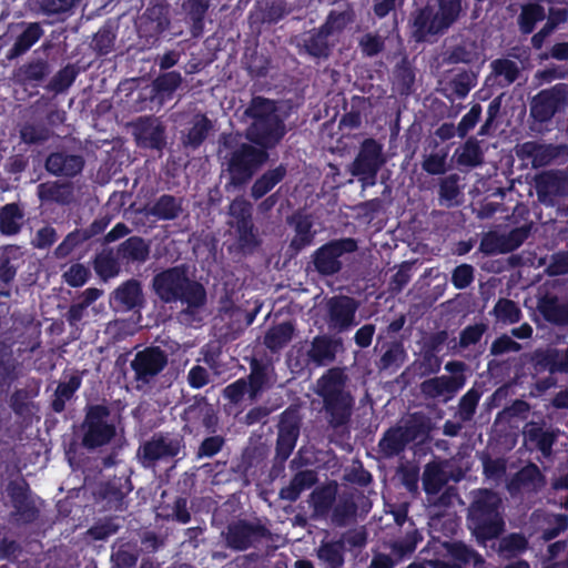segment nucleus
<instances>
[{
  "instance_id": "f257e3e1",
  "label": "nucleus",
  "mask_w": 568,
  "mask_h": 568,
  "mask_svg": "<svg viewBox=\"0 0 568 568\" xmlns=\"http://www.w3.org/2000/svg\"><path fill=\"white\" fill-rule=\"evenodd\" d=\"M153 288L156 295L166 303L181 301L187 305V308L180 313V321L189 323V316L194 310L203 306L205 303L204 287L189 278L185 268L172 267L165 270L153 278Z\"/></svg>"
},
{
  "instance_id": "f03ea898",
  "label": "nucleus",
  "mask_w": 568,
  "mask_h": 568,
  "mask_svg": "<svg viewBox=\"0 0 568 568\" xmlns=\"http://www.w3.org/2000/svg\"><path fill=\"white\" fill-rule=\"evenodd\" d=\"M501 506V498L495 491L478 489L473 493L468 524L479 542L496 538L503 532Z\"/></svg>"
},
{
  "instance_id": "7ed1b4c3",
  "label": "nucleus",
  "mask_w": 568,
  "mask_h": 568,
  "mask_svg": "<svg viewBox=\"0 0 568 568\" xmlns=\"http://www.w3.org/2000/svg\"><path fill=\"white\" fill-rule=\"evenodd\" d=\"M346 375L341 368L328 369L315 385V393L323 398L328 423L344 425L351 417L354 399L345 389Z\"/></svg>"
},
{
  "instance_id": "20e7f679",
  "label": "nucleus",
  "mask_w": 568,
  "mask_h": 568,
  "mask_svg": "<svg viewBox=\"0 0 568 568\" xmlns=\"http://www.w3.org/2000/svg\"><path fill=\"white\" fill-rule=\"evenodd\" d=\"M253 122L246 138L262 148H273L285 134V125L277 114L274 101L257 97L246 110Z\"/></svg>"
},
{
  "instance_id": "39448f33",
  "label": "nucleus",
  "mask_w": 568,
  "mask_h": 568,
  "mask_svg": "<svg viewBox=\"0 0 568 568\" xmlns=\"http://www.w3.org/2000/svg\"><path fill=\"white\" fill-rule=\"evenodd\" d=\"M81 429L82 445L88 449L104 446L115 436V426L110 420V412L102 405L88 408Z\"/></svg>"
},
{
  "instance_id": "423d86ee",
  "label": "nucleus",
  "mask_w": 568,
  "mask_h": 568,
  "mask_svg": "<svg viewBox=\"0 0 568 568\" xmlns=\"http://www.w3.org/2000/svg\"><path fill=\"white\" fill-rule=\"evenodd\" d=\"M268 154L251 144H242L233 151L229 161L231 183H246L253 174L266 162Z\"/></svg>"
},
{
  "instance_id": "0eeeda50",
  "label": "nucleus",
  "mask_w": 568,
  "mask_h": 568,
  "mask_svg": "<svg viewBox=\"0 0 568 568\" xmlns=\"http://www.w3.org/2000/svg\"><path fill=\"white\" fill-rule=\"evenodd\" d=\"M356 250L357 243L353 239L332 241L315 251L313 255L314 266L321 274H335L342 268V256Z\"/></svg>"
},
{
  "instance_id": "6e6552de",
  "label": "nucleus",
  "mask_w": 568,
  "mask_h": 568,
  "mask_svg": "<svg viewBox=\"0 0 568 568\" xmlns=\"http://www.w3.org/2000/svg\"><path fill=\"white\" fill-rule=\"evenodd\" d=\"M568 106V87L557 84L540 91L530 102V115L538 122L549 121L556 112Z\"/></svg>"
},
{
  "instance_id": "1a4fd4ad",
  "label": "nucleus",
  "mask_w": 568,
  "mask_h": 568,
  "mask_svg": "<svg viewBox=\"0 0 568 568\" xmlns=\"http://www.w3.org/2000/svg\"><path fill=\"white\" fill-rule=\"evenodd\" d=\"M530 233V226L523 225L508 233L490 231L484 234L479 250L489 255L504 254L519 247Z\"/></svg>"
},
{
  "instance_id": "9d476101",
  "label": "nucleus",
  "mask_w": 568,
  "mask_h": 568,
  "mask_svg": "<svg viewBox=\"0 0 568 568\" xmlns=\"http://www.w3.org/2000/svg\"><path fill=\"white\" fill-rule=\"evenodd\" d=\"M326 323L329 329L344 332L356 325L358 303L348 296H334L327 300Z\"/></svg>"
},
{
  "instance_id": "9b49d317",
  "label": "nucleus",
  "mask_w": 568,
  "mask_h": 568,
  "mask_svg": "<svg viewBox=\"0 0 568 568\" xmlns=\"http://www.w3.org/2000/svg\"><path fill=\"white\" fill-rule=\"evenodd\" d=\"M168 364L166 354L158 348L150 347L138 352L131 362L135 381L139 384H149L156 375H159Z\"/></svg>"
},
{
  "instance_id": "f8f14e48",
  "label": "nucleus",
  "mask_w": 568,
  "mask_h": 568,
  "mask_svg": "<svg viewBox=\"0 0 568 568\" xmlns=\"http://www.w3.org/2000/svg\"><path fill=\"white\" fill-rule=\"evenodd\" d=\"M412 38L417 41H427L430 37L444 33L448 27L429 6L415 10L409 19Z\"/></svg>"
},
{
  "instance_id": "ddd939ff",
  "label": "nucleus",
  "mask_w": 568,
  "mask_h": 568,
  "mask_svg": "<svg viewBox=\"0 0 568 568\" xmlns=\"http://www.w3.org/2000/svg\"><path fill=\"white\" fill-rule=\"evenodd\" d=\"M266 534V528L261 524L239 520L229 525L225 541L227 547L242 551L255 546Z\"/></svg>"
},
{
  "instance_id": "4468645a",
  "label": "nucleus",
  "mask_w": 568,
  "mask_h": 568,
  "mask_svg": "<svg viewBox=\"0 0 568 568\" xmlns=\"http://www.w3.org/2000/svg\"><path fill=\"white\" fill-rule=\"evenodd\" d=\"M384 162L382 144L367 139L362 143L349 171L353 175L374 178Z\"/></svg>"
},
{
  "instance_id": "2eb2a0df",
  "label": "nucleus",
  "mask_w": 568,
  "mask_h": 568,
  "mask_svg": "<svg viewBox=\"0 0 568 568\" xmlns=\"http://www.w3.org/2000/svg\"><path fill=\"white\" fill-rule=\"evenodd\" d=\"M183 448V440L180 437L153 436L144 443L139 455L144 466H151L160 459L175 457Z\"/></svg>"
},
{
  "instance_id": "dca6fc26",
  "label": "nucleus",
  "mask_w": 568,
  "mask_h": 568,
  "mask_svg": "<svg viewBox=\"0 0 568 568\" xmlns=\"http://www.w3.org/2000/svg\"><path fill=\"white\" fill-rule=\"evenodd\" d=\"M7 493L14 508L12 516L18 523L29 524L37 519L39 510L23 480L11 481L7 487Z\"/></svg>"
},
{
  "instance_id": "f3484780",
  "label": "nucleus",
  "mask_w": 568,
  "mask_h": 568,
  "mask_svg": "<svg viewBox=\"0 0 568 568\" xmlns=\"http://www.w3.org/2000/svg\"><path fill=\"white\" fill-rule=\"evenodd\" d=\"M233 221L231 225L236 229L239 241L242 246H250L255 243V235L252 223V205L243 197L235 199L229 209Z\"/></svg>"
},
{
  "instance_id": "a211bd4d",
  "label": "nucleus",
  "mask_w": 568,
  "mask_h": 568,
  "mask_svg": "<svg viewBox=\"0 0 568 568\" xmlns=\"http://www.w3.org/2000/svg\"><path fill=\"white\" fill-rule=\"evenodd\" d=\"M465 383V376L442 375L424 381L420 384V392L425 397L448 402L464 387Z\"/></svg>"
},
{
  "instance_id": "6ab92c4d",
  "label": "nucleus",
  "mask_w": 568,
  "mask_h": 568,
  "mask_svg": "<svg viewBox=\"0 0 568 568\" xmlns=\"http://www.w3.org/2000/svg\"><path fill=\"white\" fill-rule=\"evenodd\" d=\"M132 133L139 145L160 149L164 142V129L154 118H139L131 123Z\"/></svg>"
},
{
  "instance_id": "aec40b11",
  "label": "nucleus",
  "mask_w": 568,
  "mask_h": 568,
  "mask_svg": "<svg viewBox=\"0 0 568 568\" xmlns=\"http://www.w3.org/2000/svg\"><path fill=\"white\" fill-rule=\"evenodd\" d=\"M450 560H429L432 568H460L462 564H473L474 568H485L484 558L464 544H452L447 547Z\"/></svg>"
},
{
  "instance_id": "412c9836",
  "label": "nucleus",
  "mask_w": 568,
  "mask_h": 568,
  "mask_svg": "<svg viewBox=\"0 0 568 568\" xmlns=\"http://www.w3.org/2000/svg\"><path fill=\"white\" fill-rule=\"evenodd\" d=\"M536 190L539 201L552 203V197L568 194V178L560 172H546L538 176Z\"/></svg>"
},
{
  "instance_id": "4be33fe9",
  "label": "nucleus",
  "mask_w": 568,
  "mask_h": 568,
  "mask_svg": "<svg viewBox=\"0 0 568 568\" xmlns=\"http://www.w3.org/2000/svg\"><path fill=\"white\" fill-rule=\"evenodd\" d=\"M298 436V420L294 413H284L278 426L277 455L286 459L295 447Z\"/></svg>"
},
{
  "instance_id": "5701e85b",
  "label": "nucleus",
  "mask_w": 568,
  "mask_h": 568,
  "mask_svg": "<svg viewBox=\"0 0 568 568\" xmlns=\"http://www.w3.org/2000/svg\"><path fill=\"white\" fill-rule=\"evenodd\" d=\"M568 151L567 145H552L541 144L538 142L529 141L520 145V153L531 159V164L535 168L545 166L554 159Z\"/></svg>"
},
{
  "instance_id": "b1692460",
  "label": "nucleus",
  "mask_w": 568,
  "mask_h": 568,
  "mask_svg": "<svg viewBox=\"0 0 568 568\" xmlns=\"http://www.w3.org/2000/svg\"><path fill=\"white\" fill-rule=\"evenodd\" d=\"M84 165L80 155L64 152L52 153L45 161V169L53 175L74 176L79 174Z\"/></svg>"
},
{
  "instance_id": "393cba45",
  "label": "nucleus",
  "mask_w": 568,
  "mask_h": 568,
  "mask_svg": "<svg viewBox=\"0 0 568 568\" xmlns=\"http://www.w3.org/2000/svg\"><path fill=\"white\" fill-rule=\"evenodd\" d=\"M37 194L41 202L68 205L74 200V187L71 183L48 181L38 185Z\"/></svg>"
},
{
  "instance_id": "a878e982",
  "label": "nucleus",
  "mask_w": 568,
  "mask_h": 568,
  "mask_svg": "<svg viewBox=\"0 0 568 568\" xmlns=\"http://www.w3.org/2000/svg\"><path fill=\"white\" fill-rule=\"evenodd\" d=\"M342 341L334 339L327 336H316L307 351V355L312 362L322 366L332 363L336 353L342 349Z\"/></svg>"
},
{
  "instance_id": "bb28decb",
  "label": "nucleus",
  "mask_w": 568,
  "mask_h": 568,
  "mask_svg": "<svg viewBox=\"0 0 568 568\" xmlns=\"http://www.w3.org/2000/svg\"><path fill=\"white\" fill-rule=\"evenodd\" d=\"M534 361L536 365L551 373H568V347L566 349L554 347L537 349L534 353Z\"/></svg>"
},
{
  "instance_id": "cd10ccee",
  "label": "nucleus",
  "mask_w": 568,
  "mask_h": 568,
  "mask_svg": "<svg viewBox=\"0 0 568 568\" xmlns=\"http://www.w3.org/2000/svg\"><path fill=\"white\" fill-rule=\"evenodd\" d=\"M410 440L409 432L404 427L388 429L379 440V453L384 457H393L402 453Z\"/></svg>"
},
{
  "instance_id": "c85d7f7f",
  "label": "nucleus",
  "mask_w": 568,
  "mask_h": 568,
  "mask_svg": "<svg viewBox=\"0 0 568 568\" xmlns=\"http://www.w3.org/2000/svg\"><path fill=\"white\" fill-rule=\"evenodd\" d=\"M144 213L159 220H174L182 213V203L172 195H162L153 205L145 207Z\"/></svg>"
},
{
  "instance_id": "c756f323",
  "label": "nucleus",
  "mask_w": 568,
  "mask_h": 568,
  "mask_svg": "<svg viewBox=\"0 0 568 568\" xmlns=\"http://www.w3.org/2000/svg\"><path fill=\"white\" fill-rule=\"evenodd\" d=\"M546 18L545 0H530L523 6L519 16V27L524 33H531L537 22Z\"/></svg>"
},
{
  "instance_id": "7c9ffc66",
  "label": "nucleus",
  "mask_w": 568,
  "mask_h": 568,
  "mask_svg": "<svg viewBox=\"0 0 568 568\" xmlns=\"http://www.w3.org/2000/svg\"><path fill=\"white\" fill-rule=\"evenodd\" d=\"M316 483V475L313 470L297 473L290 484L280 491V497L288 501H295L300 495Z\"/></svg>"
},
{
  "instance_id": "2f4dec72",
  "label": "nucleus",
  "mask_w": 568,
  "mask_h": 568,
  "mask_svg": "<svg viewBox=\"0 0 568 568\" xmlns=\"http://www.w3.org/2000/svg\"><path fill=\"white\" fill-rule=\"evenodd\" d=\"M43 34L39 23H29L23 32L17 38L14 44L8 52L7 58L12 60L27 52Z\"/></svg>"
},
{
  "instance_id": "473e14b6",
  "label": "nucleus",
  "mask_w": 568,
  "mask_h": 568,
  "mask_svg": "<svg viewBox=\"0 0 568 568\" xmlns=\"http://www.w3.org/2000/svg\"><path fill=\"white\" fill-rule=\"evenodd\" d=\"M448 481V474L442 467V465L436 463H430L425 466L423 473V485L424 489L428 495L438 494L442 488Z\"/></svg>"
},
{
  "instance_id": "72a5a7b5",
  "label": "nucleus",
  "mask_w": 568,
  "mask_h": 568,
  "mask_svg": "<svg viewBox=\"0 0 568 568\" xmlns=\"http://www.w3.org/2000/svg\"><path fill=\"white\" fill-rule=\"evenodd\" d=\"M113 297L126 310L135 307L142 300L140 283L135 280L126 281L113 292Z\"/></svg>"
},
{
  "instance_id": "f704fd0d",
  "label": "nucleus",
  "mask_w": 568,
  "mask_h": 568,
  "mask_svg": "<svg viewBox=\"0 0 568 568\" xmlns=\"http://www.w3.org/2000/svg\"><path fill=\"white\" fill-rule=\"evenodd\" d=\"M150 250L143 239L132 236L125 240L118 248V254L123 258L132 262H145Z\"/></svg>"
},
{
  "instance_id": "c9c22d12",
  "label": "nucleus",
  "mask_w": 568,
  "mask_h": 568,
  "mask_svg": "<svg viewBox=\"0 0 568 568\" xmlns=\"http://www.w3.org/2000/svg\"><path fill=\"white\" fill-rule=\"evenodd\" d=\"M23 221L22 210L14 203L7 204L0 209V231L2 234H17Z\"/></svg>"
},
{
  "instance_id": "e433bc0d",
  "label": "nucleus",
  "mask_w": 568,
  "mask_h": 568,
  "mask_svg": "<svg viewBox=\"0 0 568 568\" xmlns=\"http://www.w3.org/2000/svg\"><path fill=\"white\" fill-rule=\"evenodd\" d=\"M336 498V487L326 485L315 489L311 495V505L314 510V517L326 516Z\"/></svg>"
},
{
  "instance_id": "4c0bfd02",
  "label": "nucleus",
  "mask_w": 568,
  "mask_h": 568,
  "mask_svg": "<svg viewBox=\"0 0 568 568\" xmlns=\"http://www.w3.org/2000/svg\"><path fill=\"white\" fill-rule=\"evenodd\" d=\"M294 326L291 322H284L271 327L264 337V344L271 351L283 348L293 337Z\"/></svg>"
},
{
  "instance_id": "58836bf2",
  "label": "nucleus",
  "mask_w": 568,
  "mask_h": 568,
  "mask_svg": "<svg viewBox=\"0 0 568 568\" xmlns=\"http://www.w3.org/2000/svg\"><path fill=\"white\" fill-rule=\"evenodd\" d=\"M286 175V169L280 165L273 170H268L261 178H258L251 190V194L254 199H261L267 192H270L277 183H280Z\"/></svg>"
},
{
  "instance_id": "ea45409f",
  "label": "nucleus",
  "mask_w": 568,
  "mask_h": 568,
  "mask_svg": "<svg viewBox=\"0 0 568 568\" xmlns=\"http://www.w3.org/2000/svg\"><path fill=\"white\" fill-rule=\"evenodd\" d=\"M538 310L550 323L557 325L568 324L565 304L559 303L557 297L546 296L541 298L538 303Z\"/></svg>"
},
{
  "instance_id": "a19ab883",
  "label": "nucleus",
  "mask_w": 568,
  "mask_h": 568,
  "mask_svg": "<svg viewBox=\"0 0 568 568\" xmlns=\"http://www.w3.org/2000/svg\"><path fill=\"white\" fill-rule=\"evenodd\" d=\"M20 248L13 245L6 246L0 255V281L10 283L17 273V261L20 258Z\"/></svg>"
},
{
  "instance_id": "79ce46f5",
  "label": "nucleus",
  "mask_w": 568,
  "mask_h": 568,
  "mask_svg": "<svg viewBox=\"0 0 568 568\" xmlns=\"http://www.w3.org/2000/svg\"><path fill=\"white\" fill-rule=\"evenodd\" d=\"M524 436L526 439L535 443L545 456L550 454L555 442L552 433L544 430L536 423H529L524 428Z\"/></svg>"
},
{
  "instance_id": "37998d69",
  "label": "nucleus",
  "mask_w": 568,
  "mask_h": 568,
  "mask_svg": "<svg viewBox=\"0 0 568 568\" xmlns=\"http://www.w3.org/2000/svg\"><path fill=\"white\" fill-rule=\"evenodd\" d=\"M95 273L103 281L115 277L120 273V263L111 251H103L93 261Z\"/></svg>"
},
{
  "instance_id": "c03bdc74",
  "label": "nucleus",
  "mask_w": 568,
  "mask_h": 568,
  "mask_svg": "<svg viewBox=\"0 0 568 568\" xmlns=\"http://www.w3.org/2000/svg\"><path fill=\"white\" fill-rule=\"evenodd\" d=\"M493 314L496 321L504 325L515 324L521 318L519 306L508 298H499L493 308Z\"/></svg>"
},
{
  "instance_id": "a18cd8bd",
  "label": "nucleus",
  "mask_w": 568,
  "mask_h": 568,
  "mask_svg": "<svg viewBox=\"0 0 568 568\" xmlns=\"http://www.w3.org/2000/svg\"><path fill=\"white\" fill-rule=\"evenodd\" d=\"M81 385V378L77 375H72L68 381L61 382L54 393V399L52 402V408L54 412L60 413L64 409L65 403L70 400L73 394L79 389Z\"/></svg>"
},
{
  "instance_id": "49530a36",
  "label": "nucleus",
  "mask_w": 568,
  "mask_h": 568,
  "mask_svg": "<svg viewBox=\"0 0 568 568\" xmlns=\"http://www.w3.org/2000/svg\"><path fill=\"white\" fill-rule=\"evenodd\" d=\"M295 235L291 242V246L295 251H300L313 242L314 233L312 232L313 223L307 216L295 217Z\"/></svg>"
},
{
  "instance_id": "de8ad7c7",
  "label": "nucleus",
  "mask_w": 568,
  "mask_h": 568,
  "mask_svg": "<svg viewBox=\"0 0 568 568\" xmlns=\"http://www.w3.org/2000/svg\"><path fill=\"white\" fill-rule=\"evenodd\" d=\"M457 162L460 165L477 166L483 163V152L479 142L475 139H469L465 144L457 150Z\"/></svg>"
},
{
  "instance_id": "09e8293b",
  "label": "nucleus",
  "mask_w": 568,
  "mask_h": 568,
  "mask_svg": "<svg viewBox=\"0 0 568 568\" xmlns=\"http://www.w3.org/2000/svg\"><path fill=\"white\" fill-rule=\"evenodd\" d=\"M344 544L342 541L324 542L317 549L318 558L331 568H339L344 562Z\"/></svg>"
},
{
  "instance_id": "8fccbe9b",
  "label": "nucleus",
  "mask_w": 568,
  "mask_h": 568,
  "mask_svg": "<svg viewBox=\"0 0 568 568\" xmlns=\"http://www.w3.org/2000/svg\"><path fill=\"white\" fill-rule=\"evenodd\" d=\"M476 82L477 75L474 72L464 71L453 77L447 89L450 90L452 94L463 99L476 85Z\"/></svg>"
},
{
  "instance_id": "3c124183",
  "label": "nucleus",
  "mask_w": 568,
  "mask_h": 568,
  "mask_svg": "<svg viewBox=\"0 0 568 568\" xmlns=\"http://www.w3.org/2000/svg\"><path fill=\"white\" fill-rule=\"evenodd\" d=\"M210 129L211 122L204 115H195L184 143L192 148L199 146L205 140Z\"/></svg>"
},
{
  "instance_id": "603ef678",
  "label": "nucleus",
  "mask_w": 568,
  "mask_h": 568,
  "mask_svg": "<svg viewBox=\"0 0 568 568\" xmlns=\"http://www.w3.org/2000/svg\"><path fill=\"white\" fill-rule=\"evenodd\" d=\"M329 36L323 32L321 27L318 30H313L308 33L304 40V47L306 51L314 57H325L328 53V41Z\"/></svg>"
},
{
  "instance_id": "864d4df0",
  "label": "nucleus",
  "mask_w": 568,
  "mask_h": 568,
  "mask_svg": "<svg viewBox=\"0 0 568 568\" xmlns=\"http://www.w3.org/2000/svg\"><path fill=\"white\" fill-rule=\"evenodd\" d=\"M493 73L501 78L503 85H509L515 82L519 75V67L517 62L509 59H498L491 62Z\"/></svg>"
},
{
  "instance_id": "5fc2aeb1",
  "label": "nucleus",
  "mask_w": 568,
  "mask_h": 568,
  "mask_svg": "<svg viewBox=\"0 0 568 568\" xmlns=\"http://www.w3.org/2000/svg\"><path fill=\"white\" fill-rule=\"evenodd\" d=\"M420 540V536L418 531L409 524V529L406 531V536L403 540H396L392 542L390 549L392 554L396 556L398 559L404 558L407 555H410Z\"/></svg>"
},
{
  "instance_id": "6e6d98bb",
  "label": "nucleus",
  "mask_w": 568,
  "mask_h": 568,
  "mask_svg": "<svg viewBox=\"0 0 568 568\" xmlns=\"http://www.w3.org/2000/svg\"><path fill=\"white\" fill-rule=\"evenodd\" d=\"M545 4L547 17L545 27L550 28V31L554 32L559 24L567 21L568 8L566 4L552 0H545Z\"/></svg>"
},
{
  "instance_id": "4d7b16f0",
  "label": "nucleus",
  "mask_w": 568,
  "mask_h": 568,
  "mask_svg": "<svg viewBox=\"0 0 568 568\" xmlns=\"http://www.w3.org/2000/svg\"><path fill=\"white\" fill-rule=\"evenodd\" d=\"M516 480L521 487L528 490H537L545 485L544 476L536 465L524 467L517 474Z\"/></svg>"
},
{
  "instance_id": "13d9d810",
  "label": "nucleus",
  "mask_w": 568,
  "mask_h": 568,
  "mask_svg": "<svg viewBox=\"0 0 568 568\" xmlns=\"http://www.w3.org/2000/svg\"><path fill=\"white\" fill-rule=\"evenodd\" d=\"M50 136L51 131L43 124L26 123L20 129V138L28 144H41Z\"/></svg>"
},
{
  "instance_id": "bf43d9fd",
  "label": "nucleus",
  "mask_w": 568,
  "mask_h": 568,
  "mask_svg": "<svg viewBox=\"0 0 568 568\" xmlns=\"http://www.w3.org/2000/svg\"><path fill=\"white\" fill-rule=\"evenodd\" d=\"M82 0H39L40 9L48 16L72 13Z\"/></svg>"
},
{
  "instance_id": "052dcab7",
  "label": "nucleus",
  "mask_w": 568,
  "mask_h": 568,
  "mask_svg": "<svg viewBox=\"0 0 568 568\" xmlns=\"http://www.w3.org/2000/svg\"><path fill=\"white\" fill-rule=\"evenodd\" d=\"M479 59V52L475 43L464 42L452 50L447 57L449 63H471Z\"/></svg>"
},
{
  "instance_id": "680f3d73",
  "label": "nucleus",
  "mask_w": 568,
  "mask_h": 568,
  "mask_svg": "<svg viewBox=\"0 0 568 568\" xmlns=\"http://www.w3.org/2000/svg\"><path fill=\"white\" fill-rule=\"evenodd\" d=\"M406 358V352L402 344L393 343L388 346L387 351L383 354L379 361L381 369L398 368L402 366Z\"/></svg>"
},
{
  "instance_id": "e2e57ef3",
  "label": "nucleus",
  "mask_w": 568,
  "mask_h": 568,
  "mask_svg": "<svg viewBox=\"0 0 568 568\" xmlns=\"http://www.w3.org/2000/svg\"><path fill=\"white\" fill-rule=\"evenodd\" d=\"M181 75L178 72H168L161 77H159L154 81V89L156 93L160 95L161 102L165 98L171 97V94L179 88L181 84Z\"/></svg>"
},
{
  "instance_id": "0e129e2a",
  "label": "nucleus",
  "mask_w": 568,
  "mask_h": 568,
  "mask_svg": "<svg viewBox=\"0 0 568 568\" xmlns=\"http://www.w3.org/2000/svg\"><path fill=\"white\" fill-rule=\"evenodd\" d=\"M356 513V505L353 496H339L334 509L332 519L337 525H344Z\"/></svg>"
},
{
  "instance_id": "69168bd1",
  "label": "nucleus",
  "mask_w": 568,
  "mask_h": 568,
  "mask_svg": "<svg viewBox=\"0 0 568 568\" xmlns=\"http://www.w3.org/2000/svg\"><path fill=\"white\" fill-rule=\"evenodd\" d=\"M437 3L438 10L436 12L449 28L462 12V0H437Z\"/></svg>"
},
{
  "instance_id": "338daca9",
  "label": "nucleus",
  "mask_w": 568,
  "mask_h": 568,
  "mask_svg": "<svg viewBox=\"0 0 568 568\" xmlns=\"http://www.w3.org/2000/svg\"><path fill=\"white\" fill-rule=\"evenodd\" d=\"M480 398V394L471 388L469 389L459 400L458 408V417L463 422H468L471 419L476 412V407L478 405Z\"/></svg>"
},
{
  "instance_id": "774afa93",
  "label": "nucleus",
  "mask_w": 568,
  "mask_h": 568,
  "mask_svg": "<svg viewBox=\"0 0 568 568\" xmlns=\"http://www.w3.org/2000/svg\"><path fill=\"white\" fill-rule=\"evenodd\" d=\"M90 276V271L87 266L80 263H74L68 267L62 274L67 284L72 287H79L85 284Z\"/></svg>"
}]
</instances>
